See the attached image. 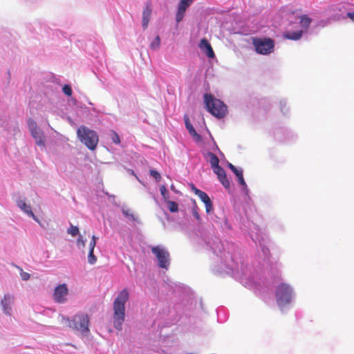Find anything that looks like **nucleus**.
<instances>
[{"mask_svg": "<svg viewBox=\"0 0 354 354\" xmlns=\"http://www.w3.org/2000/svg\"><path fill=\"white\" fill-rule=\"evenodd\" d=\"M236 169H237V168L235 166H234V167H232L231 169V170H232V171H233V173L235 172L236 171Z\"/></svg>", "mask_w": 354, "mask_h": 354, "instance_id": "42", "label": "nucleus"}, {"mask_svg": "<svg viewBox=\"0 0 354 354\" xmlns=\"http://www.w3.org/2000/svg\"><path fill=\"white\" fill-rule=\"evenodd\" d=\"M292 291L289 285L281 283L277 288L276 299L279 306L289 304L292 299Z\"/></svg>", "mask_w": 354, "mask_h": 354, "instance_id": "6", "label": "nucleus"}, {"mask_svg": "<svg viewBox=\"0 0 354 354\" xmlns=\"http://www.w3.org/2000/svg\"><path fill=\"white\" fill-rule=\"evenodd\" d=\"M152 253L158 260V265L160 268L167 269L170 264L169 252L160 246H155L151 248Z\"/></svg>", "mask_w": 354, "mask_h": 354, "instance_id": "7", "label": "nucleus"}, {"mask_svg": "<svg viewBox=\"0 0 354 354\" xmlns=\"http://www.w3.org/2000/svg\"><path fill=\"white\" fill-rule=\"evenodd\" d=\"M252 44L257 53L261 55H268L274 50V41L270 38H253Z\"/></svg>", "mask_w": 354, "mask_h": 354, "instance_id": "5", "label": "nucleus"}, {"mask_svg": "<svg viewBox=\"0 0 354 354\" xmlns=\"http://www.w3.org/2000/svg\"><path fill=\"white\" fill-rule=\"evenodd\" d=\"M77 244L80 248H84L86 245V241L83 239L82 236H80L77 241Z\"/></svg>", "mask_w": 354, "mask_h": 354, "instance_id": "33", "label": "nucleus"}, {"mask_svg": "<svg viewBox=\"0 0 354 354\" xmlns=\"http://www.w3.org/2000/svg\"><path fill=\"white\" fill-rule=\"evenodd\" d=\"M129 298V291L127 288H124L118 293L113 304V326L118 330H122V326L125 319V304Z\"/></svg>", "mask_w": 354, "mask_h": 354, "instance_id": "1", "label": "nucleus"}, {"mask_svg": "<svg viewBox=\"0 0 354 354\" xmlns=\"http://www.w3.org/2000/svg\"><path fill=\"white\" fill-rule=\"evenodd\" d=\"M234 165H232V163L230 162H228L227 163V167L231 169L232 167H234Z\"/></svg>", "mask_w": 354, "mask_h": 354, "instance_id": "41", "label": "nucleus"}, {"mask_svg": "<svg viewBox=\"0 0 354 354\" xmlns=\"http://www.w3.org/2000/svg\"><path fill=\"white\" fill-rule=\"evenodd\" d=\"M151 13V9L149 5H147L143 10L142 12V27L144 29H146L148 26L149 20H150V16Z\"/></svg>", "mask_w": 354, "mask_h": 354, "instance_id": "15", "label": "nucleus"}, {"mask_svg": "<svg viewBox=\"0 0 354 354\" xmlns=\"http://www.w3.org/2000/svg\"><path fill=\"white\" fill-rule=\"evenodd\" d=\"M63 92L68 96H71L72 95V88L69 85H64L62 88Z\"/></svg>", "mask_w": 354, "mask_h": 354, "instance_id": "31", "label": "nucleus"}, {"mask_svg": "<svg viewBox=\"0 0 354 354\" xmlns=\"http://www.w3.org/2000/svg\"><path fill=\"white\" fill-rule=\"evenodd\" d=\"M160 38L158 35H157L155 39L151 43V48L156 50L160 47Z\"/></svg>", "mask_w": 354, "mask_h": 354, "instance_id": "21", "label": "nucleus"}, {"mask_svg": "<svg viewBox=\"0 0 354 354\" xmlns=\"http://www.w3.org/2000/svg\"><path fill=\"white\" fill-rule=\"evenodd\" d=\"M199 48L209 58H213L214 57V52L212 48L210 43L205 38H203L201 40L199 44Z\"/></svg>", "mask_w": 354, "mask_h": 354, "instance_id": "12", "label": "nucleus"}, {"mask_svg": "<svg viewBox=\"0 0 354 354\" xmlns=\"http://www.w3.org/2000/svg\"><path fill=\"white\" fill-rule=\"evenodd\" d=\"M311 19L310 17H308L307 15H302L300 17V25L301 26H302L305 29H307L310 23H311Z\"/></svg>", "mask_w": 354, "mask_h": 354, "instance_id": "18", "label": "nucleus"}, {"mask_svg": "<svg viewBox=\"0 0 354 354\" xmlns=\"http://www.w3.org/2000/svg\"><path fill=\"white\" fill-rule=\"evenodd\" d=\"M17 205L21 210L26 212L28 215L32 216L35 221H38L37 218L31 209L30 205H27L24 201H19L17 202Z\"/></svg>", "mask_w": 354, "mask_h": 354, "instance_id": "16", "label": "nucleus"}, {"mask_svg": "<svg viewBox=\"0 0 354 354\" xmlns=\"http://www.w3.org/2000/svg\"><path fill=\"white\" fill-rule=\"evenodd\" d=\"M97 261V257L94 255L93 251H89L88 255V262L91 265L95 264Z\"/></svg>", "mask_w": 354, "mask_h": 354, "instance_id": "23", "label": "nucleus"}, {"mask_svg": "<svg viewBox=\"0 0 354 354\" xmlns=\"http://www.w3.org/2000/svg\"><path fill=\"white\" fill-rule=\"evenodd\" d=\"M111 140H112L113 142H114L115 144H120V139L118 134L115 131H113L111 132Z\"/></svg>", "mask_w": 354, "mask_h": 354, "instance_id": "25", "label": "nucleus"}, {"mask_svg": "<svg viewBox=\"0 0 354 354\" xmlns=\"http://www.w3.org/2000/svg\"><path fill=\"white\" fill-rule=\"evenodd\" d=\"M28 126L30 132H32L33 131H35L36 129H39L36 122L31 118H29L28 120Z\"/></svg>", "mask_w": 354, "mask_h": 354, "instance_id": "20", "label": "nucleus"}, {"mask_svg": "<svg viewBox=\"0 0 354 354\" xmlns=\"http://www.w3.org/2000/svg\"><path fill=\"white\" fill-rule=\"evenodd\" d=\"M302 33H303L302 30L293 31V32H284L283 36L285 38H286L288 39L298 40L301 37Z\"/></svg>", "mask_w": 354, "mask_h": 354, "instance_id": "17", "label": "nucleus"}, {"mask_svg": "<svg viewBox=\"0 0 354 354\" xmlns=\"http://www.w3.org/2000/svg\"><path fill=\"white\" fill-rule=\"evenodd\" d=\"M97 239V238L95 235H93L92 236L91 241H90V243H89V251L94 250L95 246L96 245Z\"/></svg>", "mask_w": 354, "mask_h": 354, "instance_id": "30", "label": "nucleus"}, {"mask_svg": "<svg viewBox=\"0 0 354 354\" xmlns=\"http://www.w3.org/2000/svg\"><path fill=\"white\" fill-rule=\"evenodd\" d=\"M347 17L351 19L354 22V12H347Z\"/></svg>", "mask_w": 354, "mask_h": 354, "instance_id": "40", "label": "nucleus"}, {"mask_svg": "<svg viewBox=\"0 0 354 354\" xmlns=\"http://www.w3.org/2000/svg\"><path fill=\"white\" fill-rule=\"evenodd\" d=\"M204 204L205 205V209L207 213H209L211 211H212L213 205H212V203L211 200H209V201H207L206 203H204Z\"/></svg>", "mask_w": 354, "mask_h": 354, "instance_id": "32", "label": "nucleus"}, {"mask_svg": "<svg viewBox=\"0 0 354 354\" xmlns=\"http://www.w3.org/2000/svg\"><path fill=\"white\" fill-rule=\"evenodd\" d=\"M185 123L187 129L189 134L194 138L196 142H201L202 140L201 136L196 131L192 124L190 123L188 116L185 115L184 117Z\"/></svg>", "mask_w": 354, "mask_h": 354, "instance_id": "13", "label": "nucleus"}, {"mask_svg": "<svg viewBox=\"0 0 354 354\" xmlns=\"http://www.w3.org/2000/svg\"><path fill=\"white\" fill-rule=\"evenodd\" d=\"M192 2L193 0H180L178 4V11L176 15V21L177 23H179L183 20L186 10Z\"/></svg>", "mask_w": 354, "mask_h": 354, "instance_id": "11", "label": "nucleus"}, {"mask_svg": "<svg viewBox=\"0 0 354 354\" xmlns=\"http://www.w3.org/2000/svg\"><path fill=\"white\" fill-rule=\"evenodd\" d=\"M15 297L13 295L6 294L4 295L3 299L1 301V305L3 313L6 315H10L12 313L11 306L14 304Z\"/></svg>", "mask_w": 354, "mask_h": 354, "instance_id": "10", "label": "nucleus"}, {"mask_svg": "<svg viewBox=\"0 0 354 354\" xmlns=\"http://www.w3.org/2000/svg\"><path fill=\"white\" fill-rule=\"evenodd\" d=\"M238 180H239V183L240 185H241L242 186L246 187V183L245 182L243 175L241 176H240L239 178H238Z\"/></svg>", "mask_w": 354, "mask_h": 354, "instance_id": "37", "label": "nucleus"}, {"mask_svg": "<svg viewBox=\"0 0 354 354\" xmlns=\"http://www.w3.org/2000/svg\"><path fill=\"white\" fill-rule=\"evenodd\" d=\"M168 207L171 212H176L178 210V204L174 201H168Z\"/></svg>", "mask_w": 354, "mask_h": 354, "instance_id": "22", "label": "nucleus"}, {"mask_svg": "<svg viewBox=\"0 0 354 354\" xmlns=\"http://www.w3.org/2000/svg\"><path fill=\"white\" fill-rule=\"evenodd\" d=\"M122 213L124 216L131 217L133 220H135L133 214L131 212L130 209H122Z\"/></svg>", "mask_w": 354, "mask_h": 354, "instance_id": "34", "label": "nucleus"}, {"mask_svg": "<svg viewBox=\"0 0 354 354\" xmlns=\"http://www.w3.org/2000/svg\"><path fill=\"white\" fill-rule=\"evenodd\" d=\"M68 294V289L66 283L58 285L54 290L53 299L55 302L63 304L66 301V297Z\"/></svg>", "mask_w": 354, "mask_h": 354, "instance_id": "8", "label": "nucleus"}, {"mask_svg": "<svg viewBox=\"0 0 354 354\" xmlns=\"http://www.w3.org/2000/svg\"><path fill=\"white\" fill-rule=\"evenodd\" d=\"M192 191L194 192V194L196 195H198L199 193H201L202 191L198 189V188H196V187H194V185H192Z\"/></svg>", "mask_w": 354, "mask_h": 354, "instance_id": "39", "label": "nucleus"}, {"mask_svg": "<svg viewBox=\"0 0 354 354\" xmlns=\"http://www.w3.org/2000/svg\"><path fill=\"white\" fill-rule=\"evenodd\" d=\"M31 135L35 138L36 144L38 146L44 147L45 145V138L44 133L39 128L31 132Z\"/></svg>", "mask_w": 354, "mask_h": 354, "instance_id": "14", "label": "nucleus"}, {"mask_svg": "<svg viewBox=\"0 0 354 354\" xmlns=\"http://www.w3.org/2000/svg\"><path fill=\"white\" fill-rule=\"evenodd\" d=\"M97 239V238L95 235H93L92 236L91 241H90V243H89V251L94 250L95 246L96 245Z\"/></svg>", "mask_w": 354, "mask_h": 354, "instance_id": "29", "label": "nucleus"}, {"mask_svg": "<svg viewBox=\"0 0 354 354\" xmlns=\"http://www.w3.org/2000/svg\"><path fill=\"white\" fill-rule=\"evenodd\" d=\"M234 174L236 175V176L238 178L243 175V171L241 169H237L236 171L235 172H234Z\"/></svg>", "mask_w": 354, "mask_h": 354, "instance_id": "38", "label": "nucleus"}, {"mask_svg": "<svg viewBox=\"0 0 354 354\" xmlns=\"http://www.w3.org/2000/svg\"><path fill=\"white\" fill-rule=\"evenodd\" d=\"M150 176L154 178L156 181L159 182L161 180V176L160 174L156 170L151 169L149 171Z\"/></svg>", "mask_w": 354, "mask_h": 354, "instance_id": "24", "label": "nucleus"}, {"mask_svg": "<svg viewBox=\"0 0 354 354\" xmlns=\"http://www.w3.org/2000/svg\"><path fill=\"white\" fill-rule=\"evenodd\" d=\"M160 192H161V194L162 196L166 198H167V189H166V187L165 185H162L160 188Z\"/></svg>", "mask_w": 354, "mask_h": 354, "instance_id": "36", "label": "nucleus"}, {"mask_svg": "<svg viewBox=\"0 0 354 354\" xmlns=\"http://www.w3.org/2000/svg\"><path fill=\"white\" fill-rule=\"evenodd\" d=\"M198 196L203 203H206L210 200L208 195L203 191L201 193H199Z\"/></svg>", "mask_w": 354, "mask_h": 354, "instance_id": "27", "label": "nucleus"}, {"mask_svg": "<svg viewBox=\"0 0 354 354\" xmlns=\"http://www.w3.org/2000/svg\"><path fill=\"white\" fill-rule=\"evenodd\" d=\"M68 233L73 236H75L79 233V228L76 226L72 225L70 228H68Z\"/></svg>", "mask_w": 354, "mask_h": 354, "instance_id": "28", "label": "nucleus"}, {"mask_svg": "<svg viewBox=\"0 0 354 354\" xmlns=\"http://www.w3.org/2000/svg\"><path fill=\"white\" fill-rule=\"evenodd\" d=\"M20 274H21V277L22 280H24V281H27L30 277V274H28V272H24V271H21Z\"/></svg>", "mask_w": 354, "mask_h": 354, "instance_id": "35", "label": "nucleus"}, {"mask_svg": "<svg viewBox=\"0 0 354 354\" xmlns=\"http://www.w3.org/2000/svg\"><path fill=\"white\" fill-rule=\"evenodd\" d=\"M80 141L89 149L94 150L98 143V136L95 131L91 130L85 126H81L77 131Z\"/></svg>", "mask_w": 354, "mask_h": 354, "instance_id": "4", "label": "nucleus"}, {"mask_svg": "<svg viewBox=\"0 0 354 354\" xmlns=\"http://www.w3.org/2000/svg\"><path fill=\"white\" fill-rule=\"evenodd\" d=\"M209 162L212 169L219 166V159L214 153L210 152L209 153Z\"/></svg>", "mask_w": 354, "mask_h": 354, "instance_id": "19", "label": "nucleus"}, {"mask_svg": "<svg viewBox=\"0 0 354 354\" xmlns=\"http://www.w3.org/2000/svg\"><path fill=\"white\" fill-rule=\"evenodd\" d=\"M214 174L217 175V177L225 189L230 188V182L228 180L225 171L220 165L212 169Z\"/></svg>", "mask_w": 354, "mask_h": 354, "instance_id": "9", "label": "nucleus"}, {"mask_svg": "<svg viewBox=\"0 0 354 354\" xmlns=\"http://www.w3.org/2000/svg\"><path fill=\"white\" fill-rule=\"evenodd\" d=\"M204 102L207 110L218 118H223L227 112L226 105L212 94L204 95Z\"/></svg>", "mask_w": 354, "mask_h": 354, "instance_id": "3", "label": "nucleus"}, {"mask_svg": "<svg viewBox=\"0 0 354 354\" xmlns=\"http://www.w3.org/2000/svg\"><path fill=\"white\" fill-rule=\"evenodd\" d=\"M192 212L193 216L197 219L198 221L200 220V215L198 213V207H197L196 203L194 202V205L192 207Z\"/></svg>", "mask_w": 354, "mask_h": 354, "instance_id": "26", "label": "nucleus"}, {"mask_svg": "<svg viewBox=\"0 0 354 354\" xmlns=\"http://www.w3.org/2000/svg\"><path fill=\"white\" fill-rule=\"evenodd\" d=\"M62 322L64 326L77 330L83 335H87L89 333V319L85 313L75 315L72 320L62 317Z\"/></svg>", "mask_w": 354, "mask_h": 354, "instance_id": "2", "label": "nucleus"}]
</instances>
